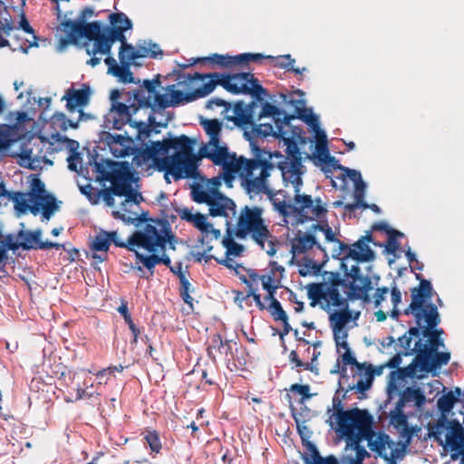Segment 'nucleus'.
<instances>
[{"mask_svg": "<svg viewBox=\"0 0 464 464\" xmlns=\"http://www.w3.org/2000/svg\"><path fill=\"white\" fill-rule=\"evenodd\" d=\"M273 319L276 322L285 321L288 317L285 311L283 309L280 302L277 299L270 301L269 305L266 308Z\"/></svg>", "mask_w": 464, "mask_h": 464, "instance_id": "nucleus-54", "label": "nucleus"}, {"mask_svg": "<svg viewBox=\"0 0 464 464\" xmlns=\"http://www.w3.org/2000/svg\"><path fill=\"white\" fill-rule=\"evenodd\" d=\"M313 231L315 233V231H321L324 234L325 240L327 242H335L339 245V242H341L338 238H336L335 234L334 233L332 227L328 225L327 221H318V223L314 224L312 226Z\"/></svg>", "mask_w": 464, "mask_h": 464, "instance_id": "nucleus-53", "label": "nucleus"}, {"mask_svg": "<svg viewBox=\"0 0 464 464\" xmlns=\"http://www.w3.org/2000/svg\"><path fill=\"white\" fill-rule=\"evenodd\" d=\"M301 165L288 163L287 161L280 162L279 169L282 171V177L285 186L291 184L294 188L295 194L301 192L303 180L300 172Z\"/></svg>", "mask_w": 464, "mask_h": 464, "instance_id": "nucleus-31", "label": "nucleus"}, {"mask_svg": "<svg viewBox=\"0 0 464 464\" xmlns=\"http://www.w3.org/2000/svg\"><path fill=\"white\" fill-rule=\"evenodd\" d=\"M127 94L129 98L126 102L129 104H112L105 115L103 127L108 130H121L126 124H130L137 130L136 140L143 144L152 132H160L157 128L167 127L171 118L169 117L164 123L156 121L155 116L150 111V103L142 86L135 90L131 95L130 92Z\"/></svg>", "mask_w": 464, "mask_h": 464, "instance_id": "nucleus-2", "label": "nucleus"}, {"mask_svg": "<svg viewBox=\"0 0 464 464\" xmlns=\"http://www.w3.org/2000/svg\"><path fill=\"white\" fill-rule=\"evenodd\" d=\"M1 195H7V199L13 201L14 209L24 214L30 211L36 216L42 210L43 217L49 219L58 208L56 198L45 190L44 183L39 178H34L28 193L4 190Z\"/></svg>", "mask_w": 464, "mask_h": 464, "instance_id": "nucleus-7", "label": "nucleus"}, {"mask_svg": "<svg viewBox=\"0 0 464 464\" xmlns=\"http://www.w3.org/2000/svg\"><path fill=\"white\" fill-rule=\"evenodd\" d=\"M416 278L420 280L418 287L411 289V302L410 305L403 311L405 315L412 314L415 318L417 325L421 326L422 321L425 326L422 329V335L428 337V343H422L419 339L414 349L416 353H422L424 351L436 352L440 346H444V343L440 339V334L443 333L442 329L432 330L440 322L438 308L431 303H426V299L431 297L432 286L429 280L421 278L420 274H416Z\"/></svg>", "mask_w": 464, "mask_h": 464, "instance_id": "nucleus-3", "label": "nucleus"}, {"mask_svg": "<svg viewBox=\"0 0 464 464\" xmlns=\"http://www.w3.org/2000/svg\"><path fill=\"white\" fill-rule=\"evenodd\" d=\"M119 59L121 65L115 68L112 75L118 77L122 82H132L133 76L130 70V65H138L137 63H132L124 54L123 52L119 51Z\"/></svg>", "mask_w": 464, "mask_h": 464, "instance_id": "nucleus-41", "label": "nucleus"}, {"mask_svg": "<svg viewBox=\"0 0 464 464\" xmlns=\"http://www.w3.org/2000/svg\"><path fill=\"white\" fill-rule=\"evenodd\" d=\"M310 306L318 305L322 310L330 313L334 308L349 304L348 295L343 291L341 274L337 271H325L323 281L306 285Z\"/></svg>", "mask_w": 464, "mask_h": 464, "instance_id": "nucleus-8", "label": "nucleus"}, {"mask_svg": "<svg viewBox=\"0 0 464 464\" xmlns=\"http://www.w3.org/2000/svg\"><path fill=\"white\" fill-rule=\"evenodd\" d=\"M261 283L263 288L267 292L266 295L264 297L265 301L270 302L276 299L275 293L278 285H275L274 275H261Z\"/></svg>", "mask_w": 464, "mask_h": 464, "instance_id": "nucleus-49", "label": "nucleus"}, {"mask_svg": "<svg viewBox=\"0 0 464 464\" xmlns=\"http://www.w3.org/2000/svg\"><path fill=\"white\" fill-rule=\"evenodd\" d=\"M252 125L251 127V130H246L244 132V136L246 137V139L250 142V146L252 148V152H253V158L252 159H256V152H258L256 149H257L259 150V155L261 156L260 158L261 159H266V156H268V163L270 164H273L271 162V160H272V157H273V154L270 152V151H267L264 149H261L257 144H256V140L258 139V138H266L268 136H274V137H276L278 138L276 132H277V128L276 127V123L272 124L271 122L269 123H261V124H258V125H255L253 122L250 123Z\"/></svg>", "mask_w": 464, "mask_h": 464, "instance_id": "nucleus-18", "label": "nucleus"}, {"mask_svg": "<svg viewBox=\"0 0 464 464\" xmlns=\"http://www.w3.org/2000/svg\"><path fill=\"white\" fill-rule=\"evenodd\" d=\"M364 366L357 367L356 374L360 375V379L353 385L358 392H364L368 391L372 384L374 378V367L368 362H361Z\"/></svg>", "mask_w": 464, "mask_h": 464, "instance_id": "nucleus-37", "label": "nucleus"}, {"mask_svg": "<svg viewBox=\"0 0 464 464\" xmlns=\"http://www.w3.org/2000/svg\"><path fill=\"white\" fill-rule=\"evenodd\" d=\"M373 419L369 420L348 431L342 433L346 439V449H352L355 451V457H346V464H363V460L369 456L368 451L361 445L362 440H372L374 436L372 430Z\"/></svg>", "mask_w": 464, "mask_h": 464, "instance_id": "nucleus-13", "label": "nucleus"}, {"mask_svg": "<svg viewBox=\"0 0 464 464\" xmlns=\"http://www.w3.org/2000/svg\"><path fill=\"white\" fill-rule=\"evenodd\" d=\"M102 139L106 140L108 146L117 157H125L129 155L130 144L133 142L130 137L122 136L120 134H111L104 131Z\"/></svg>", "mask_w": 464, "mask_h": 464, "instance_id": "nucleus-30", "label": "nucleus"}, {"mask_svg": "<svg viewBox=\"0 0 464 464\" xmlns=\"http://www.w3.org/2000/svg\"><path fill=\"white\" fill-rule=\"evenodd\" d=\"M160 85V75L158 74L152 80H144L142 89L145 96L149 97L150 103V111L155 116L159 111H163L169 107H175L181 103L190 102L196 99L203 98L211 93V85L204 82L200 87L196 88L191 92L185 93L182 91L175 90V85H169L166 93H160L157 88Z\"/></svg>", "mask_w": 464, "mask_h": 464, "instance_id": "nucleus-6", "label": "nucleus"}, {"mask_svg": "<svg viewBox=\"0 0 464 464\" xmlns=\"http://www.w3.org/2000/svg\"><path fill=\"white\" fill-rule=\"evenodd\" d=\"M79 121L69 120L63 112H55L51 118V125L56 130V133L52 134V138L59 140L61 139L59 131H66L69 128L76 129Z\"/></svg>", "mask_w": 464, "mask_h": 464, "instance_id": "nucleus-38", "label": "nucleus"}, {"mask_svg": "<svg viewBox=\"0 0 464 464\" xmlns=\"http://www.w3.org/2000/svg\"><path fill=\"white\" fill-rule=\"evenodd\" d=\"M214 194L215 191H209L208 188L204 189L200 187L193 188L192 189L193 199L197 203H205L208 205Z\"/></svg>", "mask_w": 464, "mask_h": 464, "instance_id": "nucleus-57", "label": "nucleus"}, {"mask_svg": "<svg viewBox=\"0 0 464 464\" xmlns=\"http://www.w3.org/2000/svg\"><path fill=\"white\" fill-rule=\"evenodd\" d=\"M291 252L294 256L305 254L313 247L316 246L324 250L321 245L316 241L314 232L311 228L308 232L297 231L295 237L291 240Z\"/></svg>", "mask_w": 464, "mask_h": 464, "instance_id": "nucleus-28", "label": "nucleus"}, {"mask_svg": "<svg viewBox=\"0 0 464 464\" xmlns=\"http://www.w3.org/2000/svg\"><path fill=\"white\" fill-rule=\"evenodd\" d=\"M366 185L362 180H360L355 184L354 188V198L355 202L344 205V208L350 212L354 211L358 208L367 207V203L364 201Z\"/></svg>", "mask_w": 464, "mask_h": 464, "instance_id": "nucleus-45", "label": "nucleus"}, {"mask_svg": "<svg viewBox=\"0 0 464 464\" xmlns=\"http://www.w3.org/2000/svg\"><path fill=\"white\" fill-rule=\"evenodd\" d=\"M125 24H127L125 28H115L111 25L103 27V34L98 44L99 53L110 54L111 47L115 42H120L121 44V47L130 44H127L126 37L124 35V32L130 30V24L129 22H125Z\"/></svg>", "mask_w": 464, "mask_h": 464, "instance_id": "nucleus-23", "label": "nucleus"}, {"mask_svg": "<svg viewBox=\"0 0 464 464\" xmlns=\"http://www.w3.org/2000/svg\"><path fill=\"white\" fill-rule=\"evenodd\" d=\"M263 117H271L272 121L276 123L277 132L280 131L281 133L282 130H285V128H292L291 121L296 119L295 115H288L283 110L269 102H265L263 104L262 110L259 113V118Z\"/></svg>", "mask_w": 464, "mask_h": 464, "instance_id": "nucleus-27", "label": "nucleus"}, {"mask_svg": "<svg viewBox=\"0 0 464 464\" xmlns=\"http://www.w3.org/2000/svg\"><path fill=\"white\" fill-rule=\"evenodd\" d=\"M278 138L282 139L286 146L285 153L286 159L289 160L288 163L301 165V152L297 146L296 140H303L304 134L302 127L293 126L292 128H285V130H282V133L280 131L276 132Z\"/></svg>", "mask_w": 464, "mask_h": 464, "instance_id": "nucleus-19", "label": "nucleus"}, {"mask_svg": "<svg viewBox=\"0 0 464 464\" xmlns=\"http://www.w3.org/2000/svg\"><path fill=\"white\" fill-rule=\"evenodd\" d=\"M459 401V399L456 397L453 392H448L439 398L437 401V407L441 413V417H447V415L451 411L456 402Z\"/></svg>", "mask_w": 464, "mask_h": 464, "instance_id": "nucleus-46", "label": "nucleus"}, {"mask_svg": "<svg viewBox=\"0 0 464 464\" xmlns=\"http://www.w3.org/2000/svg\"><path fill=\"white\" fill-rule=\"evenodd\" d=\"M13 17L6 5L0 0V48L9 46V41L6 37L15 29Z\"/></svg>", "mask_w": 464, "mask_h": 464, "instance_id": "nucleus-32", "label": "nucleus"}, {"mask_svg": "<svg viewBox=\"0 0 464 464\" xmlns=\"http://www.w3.org/2000/svg\"><path fill=\"white\" fill-rule=\"evenodd\" d=\"M91 89L87 84H82V88L80 90L71 87L66 90L63 100L66 101V109L69 112H73L77 110L79 112L78 121H81L84 115L82 107L89 103L91 98Z\"/></svg>", "mask_w": 464, "mask_h": 464, "instance_id": "nucleus-22", "label": "nucleus"}, {"mask_svg": "<svg viewBox=\"0 0 464 464\" xmlns=\"http://www.w3.org/2000/svg\"><path fill=\"white\" fill-rule=\"evenodd\" d=\"M19 28L23 29L25 33L32 34L33 40H26V42H24V44H18V47H13V51L20 50L26 53L31 47H37L38 43L37 36L34 34V30L30 25L24 14H22V18L19 23Z\"/></svg>", "mask_w": 464, "mask_h": 464, "instance_id": "nucleus-42", "label": "nucleus"}, {"mask_svg": "<svg viewBox=\"0 0 464 464\" xmlns=\"http://www.w3.org/2000/svg\"><path fill=\"white\" fill-rule=\"evenodd\" d=\"M341 266L343 270V276L341 275L343 291L348 295L350 300H361L366 304L371 303L369 294L373 289L371 277L363 275L358 266H352L348 269L347 266L343 262Z\"/></svg>", "mask_w": 464, "mask_h": 464, "instance_id": "nucleus-11", "label": "nucleus"}, {"mask_svg": "<svg viewBox=\"0 0 464 464\" xmlns=\"http://www.w3.org/2000/svg\"><path fill=\"white\" fill-rule=\"evenodd\" d=\"M304 464H339V462L333 455L322 457L314 448L311 459L306 458Z\"/></svg>", "mask_w": 464, "mask_h": 464, "instance_id": "nucleus-56", "label": "nucleus"}, {"mask_svg": "<svg viewBox=\"0 0 464 464\" xmlns=\"http://www.w3.org/2000/svg\"><path fill=\"white\" fill-rule=\"evenodd\" d=\"M296 111L298 113V116H296V118H299V119L303 120L304 121H305L309 126L312 127L314 131L315 130L320 129L319 121H318V118L316 115H314L313 113H310L309 115H305L304 110L300 109V108H296Z\"/></svg>", "mask_w": 464, "mask_h": 464, "instance_id": "nucleus-63", "label": "nucleus"}, {"mask_svg": "<svg viewBox=\"0 0 464 464\" xmlns=\"http://www.w3.org/2000/svg\"><path fill=\"white\" fill-rule=\"evenodd\" d=\"M109 243L116 246L135 251V248H142L147 252H160L165 250V246L174 239L171 227L164 219H150L141 229L134 231L124 242L119 238L117 231L106 232Z\"/></svg>", "mask_w": 464, "mask_h": 464, "instance_id": "nucleus-4", "label": "nucleus"}, {"mask_svg": "<svg viewBox=\"0 0 464 464\" xmlns=\"http://www.w3.org/2000/svg\"><path fill=\"white\" fill-rule=\"evenodd\" d=\"M235 237H237L234 234V230H232V224L230 221L227 220L226 233L221 240L222 246L226 248L225 257L221 259L215 258V260L218 264L233 270H237V268H243L241 265L237 264L234 260L233 256H240L245 251L244 246L237 243L235 241Z\"/></svg>", "mask_w": 464, "mask_h": 464, "instance_id": "nucleus-17", "label": "nucleus"}, {"mask_svg": "<svg viewBox=\"0 0 464 464\" xmlns=\"http://www.w3.org/2000/svg\"><path fill=\"white\" fill-rule=\"evenodd\" d=\"M446 429L450 430V433L446 436L447 444L452 451L460 455V464H464V428L459 420H448Z\"/></svg>", "mask_w": 464, "mask_h": 464, "instance_id": "nucleus-26", "label": "nucleus"}, {"mask_svg": "<svg viewBox=\"0 0 464 464\" xmlns=\"http://www.w3.org/2000/svg\"><path fill=\"white\" fill-rule=\"evenodd\" d=\"M328 314L329 322L334 335L342 332L352 319V311L349 308V304L334 308V310Z\"/></svg>", "mask_w": 464, "mask_h": 464, "instance_id": "nucleus-34", "label": "nucleus"}, {"mask_svg": "<svg viewBox=\"0 0 464 464\" xmlns=\"http://www.w3.org/2000/svg\"><path fill=\"white\" fill-rule=\"evenodd\" d=\"M247 276H239L240 281L245 284L249 289V285L252 287H257L258 281H261V276H259L255 270L248 269Z\"/></svg>", "mask_w": 464, "mask_h": 464, "instance_id": "nucleus-62", "label": "nucleus"}, {"mask_svg": "<svg viewBox=\"0 0 464 464\" xmlns=\"http://www.w3.org/2000/svg\"><path fill=\"white\" fill-rule=\"evenodd\" d=\"M125 199L121 203L122 209L126 210L129 206L132 204L139 205L142 200V196L140 193L134 191L132 187L130 188V192L124 195Z\"/></svg>", "mask_w": 464, "mask_h": 464, "instance_id": "nucleus-61", "label": "nucleus"}, {"mask_svg": "<svg viewBox=\"0 0 464 464\" xmlns=\"http://www.w3.org/2000/svg\"><path fill=\"white\" fill-rule=\"evenodd\" d=\"M267 55L262 53H241L236 55L234 59L237 60V65L248 63L249 62L261 63V61L267 59Z\"/></svg>", "mask_w": 464, "mask_h": 464, "instance_id": "nucleus-58", "label": "nucleus"}, {"mask_svg": "<svg viewBox=\"0 0 464 464\" xmlns=\"http://www.w3.org/2000/svg\"><path fill=\"white\" fill-rule=\"evenodd\" d=\"M119 168H121L120 164L113 160L101 159L100 161H97L95 160L92 172L94 173V177L97 181H107L110 179L114 170Z\"/></svg>", "mask_w": 464, "mask_h": 464, "instance_id": "nucleus-36", "label": "nucleus"}, {"mask_svg": "<svg viewBox=\"0 0 464 464\" xmlns=\"http://www.w3.org/2000/svg\"><path fill=\"white\" fill-rule=\"evenodd\" d=\"M275 166L274 164H271V166L267 169V176L265 179V185L266 188L263 189V191L256 192V193H249L245 188H242L245 192L250 197V198H253L256 196L265 194L267 195L270 198V201L272 202V205L274 207V209L277 211L281 216L284 218H295V197L293 198V200L291 203H286L285 199H280L276 198L273 190L270 188L269 183H268V178L270 177V171L274 169Z\"/></svg>", "mask_w": 464, "mask_h": 464, "instance_id": "nucleus-21", "label": "nucleus"}, {"mask_svg": "<svg viewBox=\"0 0 464 464\" xmlns=\"http://www.w3.org/2000/svg\"><path fill=\"white\" fill-rule=\"evenodd\" d=\"M209 215L212 217H226L236 214V204L229 198L224 196L222 193H216L213 195L208 203Z\"/></svg>", "mask_w": 464, "mask_h": 464, "instance_id": "nucleus-29", "label": "nucleus"}, {"mask_svg": "<svg viewBox=\"0 0 464 464\" xmlns=\"http://www.w3.org/2000/svg\"><path fill=\"white\" fill-rule=\"evenodd\" d=\"M120 52H123V54L132 63H136V60L140 58H158V56H161L163 54L159 44L151 42L138 44L136 48L130 44L129 45L121 47Z\"/></svg>", "mask_w": 464, "mask_h": 464, "instance_id": "nucleus-25", "label": "nucleus"}, {"mask_svg": "<svg viewBox=\"0 0 464 464\" xmlns=\"http://www.w3.org/2000/svg\"><path fill=\"white\" fill-rule=\"evenodd\" d=\"M208 355L216 362L218 357L227 356L232 353V348L229 341H224L219 334H214L209 338L208 346Z\"/></svg>", "mask_w": 464, "mask_h": 464, "instance_id": "nucleus-35", "label": "nucleus"}, {"mask_svg": "<svg viewBox=\"0 0 464 464\" xmlns=\"http://www.w3.org/2000/svg\"><path fill=\"white\" fill-rule=\"evenodd\" d=\"M22 228L17 232V237L19 238L20 248L24 250L29 249H51L55 248L59 249L63 246L59 243L45 241H41L42 230L35 229L34 231L24 230V224H21Z\"/></svg>", "mask_w": 464, "mask_h": 464, "instance_id": "nucleus-20", "label": "nucleus"}, {"mask_svg": "<svg viewBox=\"0 0 464 464\" xmlns=\"http://www.w3.org/2000/svg\"><path fill=\"white\" fill-rule=\"evenodd\" d=\"M415 402L416 406H421L425 402V396L419 388H406L400 396L397 409L404 407L409 402Z\"/></svg>", "mask_w": 464, "mask_h": 464, "instance_id": "nucleus-39", "label": "nucleus"}, {"mask_svg": "<svg viewBox=\"0 0 464 464\" xmlns=\"http://www.w3.org/2000/svg\"><path fill=\"white\" fill-rule=\"evenodd\" d=\"M179 295L185 304H188L191 308L193 307V298L190 296V293L194 291L190 282L187 276H182L179 280Z\"/></svg>", "mask_w": 464, "mask_h": 464, "instance_id": "nucleus-52", "label": "nucleus"}, {"mask_svg": "<svg viewBox=\"0 0 464 464\" xmlns=\"http://www.w3.org/2000/svg\"><path fill=\"white\" fill-rule=\"evenodd\" d=\"M447 417L440 416L436 422L429 423L428 425L429 436L434 438L440 445L443 444L441 439L442 430L447 428Z\"/></svg>", "mask_w": 464, "mask_h": 464, "instance_id": "nucleus-47", "label": "nucleus"}, {"mask_svg": "<svg viewBox=\"0 0 464 464\" xmlns=\"http://www.w3.org/2000/svg\"><path fill=\"white\" fill-rule=\"evenodd\" d=\"M186 78L190 81L200 80L204 82L208 79L207 83L211 85V92L217 85L222 86L226 91L233 94H259L265 92L266 90L259 84L256 78L250 72L238 73H199L188 74Z\"/></svg>", "mask_w": 464, "mask_h": 464, "instance_id": "nucleus-9", "label": "nucleus"}, {"mask_svg": "<svg viewBox=\"0 0 464 464\" xmlns=\"http://www.w3.org/2000/svg\"><path fill=\"white\" fill-rule=\"evenodd\" d=\"M143 439L146 440L152 452L160 453L162 449V445L160 435L156 430H146Z\"/></svg>", "mask_w": 464, "mask_h": 464, "instance_id": "nucleus-51", "label": "nucleus"}, {"mask_svg": "<svg viewBox=\"0 0 464 464\" xmlns=\"http://www.w3.org/2000/svg\"><path fill=\"white\" fill-rule=\"evenodd\" d=\"M234 58H235V56H229L227 54L224 55V54L214 53L208 57L198 58V59L194 60L192 64H195L198 63H208L213 67L219 66L222 68H229V67L237 65V60Z\"/></svg>", "mask_w": 464, "mask_h": 464, "instance_id": "nucleus-40", "label": "nucleus"}, {"mask_svg": "<svg viewBox=\"0 0 464 464\" xmlns=\"http://www.w3.org/2000/svg\"><path fill=\"white\" fill-rule=\"evenodd\" d=\"M200 125L209 140L198 154L194 152V140L183 134L151 141L150 146L135 149L133 163L136 167H141L152 161L160 171H165L166 175L179 180L197 178L198 161L205 158L214 165L222 167V178L227 185L231 186L237 174L241 187L249 193L263 191L267 169L271 166L267 160L269 157L261 159L260 152H256V159L237 157L235 152H229L227 145L221 141L223 124L220 121L202 119Z\"/></svg>", "mask_w": 464, "mask_h": 464, "instance_id": "nucleus-1", "label": "nucleus"}, {"mask_svg": "<svg viewBox=\"0 0 464 464\" xmlns=\"http://www.w3.org/2000/svg\"><path fill=\"white\" fill-rule=\"evenodd\" d=\"M266 57L268 60H271L274 63L276 67L285 69L288 72L301 74L304 71H305V68L299 69L294 67L295 60L293 59L290 54L279 55L276 57L267 55Z\"/></svg>", "mask_w": 464, "mask_h": 464, "instance_id": "nucleus-43", "label": "nucleus"}, {"mask_svg": "<svg viewBox=\"0 0 464 464\" xmlns=\"http://www.w3.org/2000/svg\"><path fill=\"white\" fill-rule=\"evenodd\" d=\"M109 18H110L111 26H113L115 28H125V26H127L125 22H129L130 29H131V27H132L131 21L128 18V16L124 13L111 14Z\"/></svg>", "mask_w": 464, "mask_h": 464, "instance_id": "nucleus-60", "label": "nucleus"}, {"mask_svg": "<svg viewBox=\"0 0 464 464\" xmlns=\"http://www.w3.org/2000/svg\"><path fill=\"white\" fill-rule=\"evenodd\" d=\"M263 212L260 207L245 206L240 210L236 226H232V230L237 238L246 239L249 237L263 250H265L266 242H268L266 252L269 256H273L276 253L275 237L263 218Z\"/></svg>", "mask_w": 464, "mask_h": 464, "instance_id": "nucleus-5", "label": "nucleus"}, {"mask_svg": "<svg viewBox=\"0 0 464 464\" xmlns=\"http://www.w3.org/2000/svg\"><path fill=\"white\" fill-rule=\"evenodd\" d=\"M130 174L129 172L122 167L114 170L113 174H111L110 181L111 186L109 188L115 196L124 197L128 192H130V188L131 185L129 183Z\"/></svg>", "mask_w": 464, "mask_h": 464, "instance_id": "nucleus-33", "label": "nucleus"}, {"mask_svg": "<svg viewBox=\"0 0 464 464\" xmlns=\"http://www.w3.org/2000/svg\"><path fill=\"white\" fill-rule=\"evenodd\" d=\"M339 255H343V258H352L358 262H368L374 258V252L371 249L364 240H358L352 246L343 242H339Z\"/></svg>", "mask_w": 464, "mask_h": 464, "instance_id": "nucleus-24", "label": "nucleus"}, {"mask_svg": "<svg viewBox=\"0 0 464 464\" xmlns=\"http://www.w3.org/2000/svg\"><path fill=\"white\" fill-rule=\"evenodd\" d=\"M109 237L106 235V231H102L98 234L92 244V248L95 251L103 252L107 256V251L110 247Z\"/></svg>", "mask_w": 464, "mask_h": 464, "instance_id": "nucleus-55", "label": "nucleus"}, {"mask_svg": "<svg viewBox=\"0 0 464 464\" xmlns=\"http://www.w3.org/2000/svg\"><path fill=\"white\" fill-rule=\"evenodd\" d=\"M333 409L334 410L335 422L338 426V430L343 433L349 430L373 419L367 410H361L358 408L344 411L342 400L338 396L333 398Z\"/></svg>", "mask_w": 464, "mask_h": 464, "instance_id": "nucleus-15", "label": "nucleus"}, {"mask_svg": "<svg viewBox=\"0 0 464 464\" xmlns=\"http://www.w3.org/2000/svg\"><path fill=\"white\" fill-rule=\"evenodd\" d=\"M341 363L343 364L342 366H340V362H337V363L335 365L336 369L333 370L331 372L344 374L346 372L347 365H353V366H355L356 368L364 366V364H361V362H357L355 357L352 354L351 351L344 352L341 355Z\"/></svg>", "mask_w": 464, "mask_h": 464, "instance_id": "nucleus-48", "label": "nucleus"}, {"mask_svg": "<svg viewBox=\"0 0 464 464\" xmlns=\"http://www.w3.org/2000/svg\"><path fill=\"white\" fill-rule=\"evenodd\" d=\"M450 360V353L448 352L424 351L422 353L416 354L415 363L410 364L407 368L401 369L407 376H413L416 366L420 367L421 372H431L441 365H446Z\"/></svg>", "mask_w": 464, "mask_h": 464, "instance_id": "nucleus-16", "label": "nucleus"}, {"mask_svg": "<svg viewBox=\"0 0 464 464\" xmlns=\"http://www.w3.org/2000/svg\"><path fill=\"white\" fill-rule=\"evenodd\" d=\"M289 391L301 396L300 403H304L313 396V394L310 393V386L308 384L294 383L290 386Z\"/></svg>", "mask_w": 464, "mask_h": 464, "instance_id": "nucleus-59", "label": "nucleus"}, {"mask_svg": "<svg viewBox=\"0 0 464 464\" xmlns=\"http://www.w3.org/2000/svg\"><path fill=\"white\" fill-rule=\"evenodd\" d=\"M139 248H135V256L137 259V263H141L150 272V276L154 274V267L158 265L157 253L158 252H150V256H144L138 251Z\"/></svg>", "mask_w": 464, "mask_h": 464, "instance_id": "nucleus-50", "label": "nucleus"}, {"mask_svg": "<svg viewBox=\"0 0 464 464\" xmlns=\"http://www.w3.org/2000/svg\"><path fill=\"white\" fill-rule=\"evenodd\" d=\"M295 219L296 224L322 221L327 216V204L320 197L302 193L295 194Z\"/></svg>", "mask_w": 464, "mask_h": 464, "instance_id": "nucleus-12", "label": "nucleus"}, {"mask_svg": "<svg viewBox=\"0 0 464 464\" xmlns=\"http://www.w3.org/2000/svg\"><path fill=\"white\" fill-rule=\"evenodd\" d=\"M102 24L96 21L87 24L82 22H73L72 20L63 21L58 31L61 33L58 48L63 50L71 44H77L80 37H85L89 41H93V44L90 47L85 44L86 53L89 55L99 53V42L103 34Z\"/></svg>", "mask_w": 464, "mask_h": 464, "instance_id": "nucleus-10", "label": "nucleus"}, {"mask_svg": "<svg viewBox=\"0 0 464 464\" xmlns=\"http://www.w3.org/2000/svg\"><path fill=\"white\" fill-rule=\"evenodd\" d=\"M179 217L198 228L201 235L198 238V242L205 248V252H210L213 249L212 241L218 240L221 237L219 229L214 228L213 225L208 221L206 215L201 213H193L188 208L177 209Z\"/></svg>", "mask_w": 464, "mask_h": 464, "instance_id": "nucleus-14", "label": "nucleus"}, {"mask_svg": "<svg viewBox=\"0 0 464 464\" xmlns=\"http://www.w3.org/2000/svg\"><path fill=\"white\" fill-rule=\"evenodd\" d=\"M19 241L17 234H7L1 241V246L5 249L15 251L20 248Z\"/></svg>", "mask_w": 464, "mask_h": 464, "instance_id": "nucleus-64", "label": "nucleus"}, {"mask_svg": "<svg viewBox=\"0 0 464 464\" xmlns=\"http://www.w3.org/2000/svg\"><path fill=\"white\" fill-rule=\"evenodd\" d=\"M233 110L235 114L233 121H235L236 124L246 125L252 123V114L244 102H237L234 105Z\"/></svg>", "mask_w": 464, "mask_h": 464, "instance_id": "nucleus-44", "label": "nucleus"}]
</instances>
